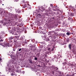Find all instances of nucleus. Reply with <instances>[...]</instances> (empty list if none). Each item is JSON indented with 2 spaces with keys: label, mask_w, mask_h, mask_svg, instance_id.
Instances as JSON below:
<instances>
[{
  "label": "nucleus",
  "mask_w": 76,
  "mask_h": 76,
  "mask_svg": "<svg viewBox=\"0 0 76 76\" xmlns=\"http://www.w3.org/2000/svg\"><path fill=\"white\" fill-rule=\"evenodd\" d=\"M13 16L14 15L12 14H10L9 15V16H8V18L10 19V20L11 22H13V20H14V18L13 17Z\"/></svg>",
  "instance_id": "f257e3e1"
},
{
  "label": "nucleus",
  "mask_w": 76,
  "mask_h": 76,
  "mask_svg": "<svg viewBox=\"0 0 76 76\" xmlns=\"http://www.w3.org/2000/svg\"><path fill=\"white\" fill-rule=\"evenodd\" d=\"M12 63L13 64H14L15 67H18V66L20 65V64L17 61H12Z\"/></svg>",
  "instance_id": "f03ea898"
},
{
  "label": "nucleus",
  "mask_w": 76,
  "mask_h": 76,
  "mask_svg": "<svg viewBox=\"0 0 76 76\" xmlns=\"http://www.w3.org/2000/svg\"><path fill=\"white\" fill-rule=\"evenodd\" d=\"M13 18H14V19H15V20H18L19 18H20V15H14Z\"/></svg>",
  "instance_id": "7ed1b4c3"
},
{
  "label": "nucleus",
  "mask_w": 76,
  "mask_h": 76,
  "mask_svg": "<svg viewBox=\"0 0 76 76\" xmlns=\"http://www.w3.org/2000/svg\"><path fill=\"white\" fill-rule=\"evenodd\" d=\"M15 67H14V66L12 65L10 68L8 69L9 71L10 72H13V70H14V69H15Z\"/></svg>",
  "instance_id": "20e7f679"
},
{
  "label": "nucleus",
  "mask_w": 76,
  "mask_h": 76,
  "mask_svg": "<svg viewBox=\"0 0 76 76\" xmlns=\"http://www.w3.org/2000/svg\"><path fill=\"white\" fill-rule=\"evenodd\" d=\"M20 37V36H15V38L14 39V42H17V40L19 39V38Z\"/></svg>",
  "instance_id": "39448f33"
},
{
  "label": "nucleus",
  "mask_w": 76,
  "mask_h": 76,
  "mask_svg": "<svg viewBox=\"0 0 76 76\" xmlns=\"http://www.w3.org/2000/svg\"><path fill=\"white\" fill-rule=\"evenodd\" d=\"M45 10V8L41 7L39 8V10L38 11L39 12H41V13H42L43 12V11H44Z\"/></svg>",
  "instance_id": "423d86ee"
},
{
  "label": "nucleus",
  "mask_w": 76,
  "mask_h": 76,
  "mask_svg": "<svg viewBox=\"0 0 76 76\" xmlns=\"http://www.w3.org/2000/svg\"><path fill=\"white\" fill-rule=\"evenodd\" d=\"M75 16H76V13H75L74 12H72L70 14V15L71 16H75Z\"/></svg>",
  "instance_id": "0eeeda50"
},
{
  "label": "nucleus",
  "mask_w": 76,
  "mask_h": 76,
  "mask_svg": "<svg viewBox=\"0 0 76 76\" xmlns=\"http://www.w3.org/2000/svg\"><path fill=\"white\" fill-rule=\"evenodd\" d=\"M72 10H74V12L75 13V16H76V8H74V7H72Z\"/></svg>",
  "instance_id": "6e6552de"
},
{
  "label": "nucleus",
  "mask_w": 76,
  "mask_h": 76,
  "mask_svg": "<svg viewBox=\"0 0 76 76\" xmlns=\"http://www.w3.org/2000/svg\"><path fill=\"white\" fill-rule=\"evenodd\" d=\"M73 53L74 54H76V49H73V50H72Z\"/></svg>",
  "instance_id": "1a4fd4ad"
},
{
  "label": "nucleus",
  "mask_w": 76,
  "mask_h": 76,
  "mask_svg": "<svg viewBox=\"0 0 76 76\" xmlns=\"http://www.w3.org/2000/svg\"><path fill=\"white\" fill-rule=\"evenodd\" d=\"M23 3H25V4H26V3L27 4H28V6H30V5H29V4H28V2H25V1H23Z\"/></svg>",
  "instance_id": "9d476101"
},
{
  "label": "nucleus",
  "mask_w": 76,
  "mask_h": 76,
  "mask_svg": "<svg viewBox=\"0 0 76 76\" xmlns=\"http://www.w3.org/2000/svg\"><path fill=\"white\" fill-rule=\"evenodd\" d=\"M69 47L70 49V50H71L72 48V45L69 44Z\"/></svg>",
  "instance_id": "9b49d317"
},
{
  "label": "nucleus",
  "mask_w": 76,
  "mask_h": 76,
  "mask_svg": "<svg viewBox=\"0 0 76 76\" xmlns=\"http://www.w3.org/2000/svg\"><path fill=\"white\" fill-rule=\"evenodd\" d=\"M4 15V16H5V17H7V16L8 17V15H7L8 14H7V13H5Z\"/></svg>",
  "instance_id": "f8f14e48"
},
{
  "label": "nucleus",
  "mask_w": 76,
  "mask_h": 76,
  "mask_svg": "<svg viewBox=\"0 0 76 76\" xmlns=\"http://www.w3.org/2000/svg\"><path fill=\"white\" fill-rule=\"evenodd\" d=\"M26 5H28L27 4H25L24 5L23 7V8H25L26 7Z\"/></svg>",
  "instance_id": "ddd939ff"
},
{
  "label": "nucleus",
  "mask_w": 76,
  "mask_h": 76,
  "mask_svg": "<svg viewBox=\"0 0 76 76\" xmlns=\"http://www.w3.org/2000/svg\"><path fill=\"white\" fill-rule=\"evenodd\" d=\"M6 46H8V47H10V45L9 44V43H7L6 45Z\"/></svg>",
  "instance_id": "4468645a"
},
{
  "label": "nucleus",
  "mask_w": 76,
  "mask_h": 76,
  "mask_svg": "<svg viewBox=\"0 0 76 76\" xmlns=\"http://www.w3.org/2000/svg\"><path fill=\"white\" fill-rule=\"evenodd\" d=\"M15 45L17 47H20V45Z\"/></svg>",
  "instance_id": "2eb2a0df"
},
{
  "label": "nucleus",
  "mask_w": 76,
  "mask_h": 76,
  "mask_svg": "<svg viewBox=\"0 0 76 76\" xmlns=\"http://www.w3.org/2000/svg\"><path fill=\"white\" fill-rule=\"evenodd\" d=\"M66 64H67V62H64V63H63V66H65V65H66Z\"/></svg>",
  "instance_id": "dca6fc26"
},
{
  "label": "nucleus",
  "mask_w": 76,
  "mask_h": 76,
  "mask_svg": "<svg viewBox=\"0 0 76 76\" xmlns=\"http://www.w3.org/2000/svg\"><path fill=\"white\" fill-rule=\"evenodd\" d=\"M52 37H53V38H54V39L56 38V35L55 34L53 35Z\"/></svg>",
  "instance_id": "f3484780"
},
{
  "label": "nucleus",
  "mask_w": 76,
  "mask_h": 76,
  "mask_svg": "<svg viewBox=\"0 0 76 76\" xmlns=\"http://www.w3.org/2000/svg\"><path fill=\"white\" fill-rule=\"evenodd\" d=\"M66 41L67 42H69V41H70V39H69V38H67L66 39Z\"/></svg>",
  "instance_id": "a211bd4d"
},
{
  "label": "nucleus",
  "mask_w": 76,
  "mask_h": 76,
  "mask_svg": "<svg viewBox=\"0 0 76 76\" xmlns=\"http://www.w3.org/2000/svg\"><path fill=\"white\" fill-rule=\"evenodd\" d=\"M37 16H41V14L39 13V14H37Z\"/></svg>",
  "instance_id": "6ab92c4d"
},
{
  "label": "nucleus",
  "mask_w": 76,
  "mask_h": 76,
  "mask_svg": "<svg viewBox=\"0 0 76 76\" xmlns=\"http://www.w3.org/2000/svg\"><path fill=\"white\" fill-rule=\"evenodd\" d=\"M39 55H40V53H38L37 54V56L38 57H39Z\"/></svg>",
  "instance_id": "aec40b11"
},
{
  "label": "nucleus",
  "mask_w": 76,
  "mask_h": 76,
  "mask_svg": "<svg viewBox=\"0 0 76 76\" xmlns=\"http://www.w3.org/2000/svg\"><path fill=\"white\" fill-rule=\"evenodd\" d=\"M13 39V38L12 37H11L9 38L10 39Z\"/></svg>",
  "instance_id": "412c9836"
},
{
  "label": "nucleus",
  "mask_w": 76,
  "mask_h": 76,
  "mask_svg": "<svg viewBox=\"0 0 76 76\" xmlns=\"http://www.w3.org/2000/svg\"><path fill=\"white\" fill-rule=\"evenodd\" d=\"M52 74L53 75H54V72L52 71L51 72Z\"/></svg>",
  "instance_id": "4be33fe9"
},
{
  "label": "nucleus",
  "mask_w": 76,
  "mask_h": 76,
  "mask_svg": "<svg viewBox=\"0 0 76 76\" xmlns=\"http://www.w3.org/2000/svg\"><path fill=\"white\" fill-rule=\"evenodd\" d=\"M66 34V35H70V33H69V32H67Z\"/></svg>",
  "instance_id": "5701e85b"
},
{
  "label": "nucleus",
  "mask_w": 76,
  "mask_h": 76,
  "mask_svg": "<svg viewBox=\"0 0 76 76\" xmlns=\"http://www.w3.org/2000/svg\"><path fill=\"white\" fill-rule=\"evenodd\" d=\"M55 69L56 70H58V68L57 67H55Z\"/></svg>",
  "instance_id": "b1692460"
},
{
  "label": "nucleus",
  "mask_w": 76,
  "mask_h": 76,
  "mask_svg": "<svg viewBox=\"0 0 76 76\" xmlns=\"http://www.w3.org/2000/svg\"><path fill=\"white\" fill-rule=\"evenodd\" d=\"M29 47L30 48H33V45L30 46Z\"/></svg>",
  "instance_id": "393cba45"
},
{
  "label": "nucleus",
  "mask_w": 76,
  "mask_h": 76,
  "mask_svg": "<svg viewBox=\"0 0 76 76\" xmlns=\"http://www.w3.org/2000/svg\"><path fill=\"white\" fill-rule=\"evenodd\" d=\"M21 26H23V23H21Z\"/></svg>",
  "instance_id": "a878e982"
},
{
  "label": "nucleus",
  "mask_w": 76,
  "mask_h": 76,
  "mask_svg": "<svg viewBox=\"0 0 76 76\" xmlns=\"http://www.w3.org/2000/svg\"><path fill=\"white\" fill-rule=\"evenodd\" d=\"M47 40L48 41H50V39H49L48 38H47Z\"/></svg>",
  "instance_id": "bb28decb"
},
{
  "label": "nucleus",
  "mask_w": 76,
  "mask_h": 76,
  "mask_svg": "<svg viewBox=\"0 0 76 76\" xmlns=\"http://www.w3.org/2000/svg\"><path fill=\"white\" fill-rule=\"evenodd\" d=\"M33 48H35L36 47V45H33Z\"/></svg>",
  "instance_id": "cd10ccee"
},
{
  "label": "nucleus",
  "mask_w": 76,
  "mask_h": 76,
  "mask_svg": "<svg viewBox=\"0 0 76 76\" xmlns=\"http://www.w3.org/2000/svg\"><path fill=\"white\" fill-rule=\"evenodd\" d=\"M20 12H21V10H19V11L18 12V13H20Z\"/></svg>",
  "instance_id": "c85d7f7f"
},
{
  "label": "nucleus",
  "mask_w": 76,
  "mask_h": 76,
  "mask_svg": "<svg viewBox=\"0 0 76 76\" xmlns=\"http://www.w3.org/2000/svg\"><path fill=\"white\" fill-rule=\"evenodd\" d=\"M13 50L14 51H15V50H16L15 49V48H13Z\"/></svg>",
  "instance_id": "c756f323"
},
{
  "label": "nucleus",
  "mask_w": 76,
  "mask_h": 76,
  "mask_svg": "<svg viewBox=\"0 0 76 76\" xmlns=\"http://www.w3.org/2000/svg\"><path fill=\"white\" fill-rule=\"evenodd\" d=\"M20 39H23V37H21Z\"/></svg>",
  "instance_id": "7c9ffc66"
},
{
  "label": "nucleus",
  "mask_w": 76,
  "mask_h": 76,
  "mask_svg": "<svg viewBox=\"0 0 76 76\" xmlns=\"http://www.w3.org/2000/svg\"><path fill=\"white\" fill-rule=\"evenodd\" d=\"M48 51H50L51 50V49L50 48H48Z\"/></svg>",
  "instance_id": "2f4dec72"
},
{
  "label": "nucleus",
  "mask_w": 76,
  "mask_h": 76,
  "mask_svg": "<svg viewBox=\"0 0 76 76\" xmlns=\"http://www.w3.org/2000/svg\"><path fill=\"white\" fill-rule=\"evenodd\" d=\"M3 40L2 39L0 40V42H3Z\"/></svg>",
  "instance_id": "473e14b6"
},
{
  "label": "nucleus",
  "mask_w": 76,
  "mask_h": 76,
  "mask_svg": "<svg viewBox=\"0 0 76 76\" xmlns=\"http://www.w3.org/2000/svg\"><path fill=\"white\" fill-rule=\"evenodd\" d=\"M34 60H37V58L35 57L34 58Z\"/></svg>",
  "instance_id": "72a5a7b5"
},
{
  "label": "nucleus",
  "mask_w": 76,
  "mask_h": 76,
  "mask_svg": "<svg viewBox=\"0 0 76 76\" xmlns=\"http://www.w3.org/2000/svg\"><path fill=\"white\" fill-rule=\"evenodd\" d=\"M30 63H32V61L30 60Z\"/></svg>",
  "instance_id": "f704fd0d"
},
{
  "label": "nucleus",
  "mask_w": 76,
  "mask_h": 76,
  "mask_svg": "<svg viewBox=\"0 0 76 76\" xmlns=\"http://www.w3.org/2000/svg\"><path fill=\"white\" fill-rule=\"evenodd\" d=\"M50 6L51 7L53 8V5L52 4H50Z\"/></svg>",
  "instance_id": "c9c22d12"
},
{
  "label": "nucleus",
  "mask_w": 76,
  "mask_h": 76,
  "mask_svg": "<svg viewBox=\"0 0 76 76\" xmlns=\"http://www.w3.org/2000/svg\"><path fill=\"white\" fill-rule=\"evenodd\" d=\"M44 32H44V31H43V32H42V33L43 34H45V33H44Z\"/></svg>",
  "instance_id": "e433bc0d"
},
{
  "label": "nucleus",
  "mask_w": 76,
  "mask_h": 76,
  "mask_svg": "<svg viewBox=\"0 0 76 76\" xmlns=\"http://www.w3.org/2000/svg\"><path fill=\"white\" fill-rule=\"evenodd\" d=\"M69 65L70 66H72V64H69Z\"/></svg>",
  "instance_id": "4c0bfd02"
},
{
  "label": "nucleus",
  "mask_w": 76,
  "mask_h": 76,
  "mask_svg": "<svg viewBox=\"0 0 76 76\" xmlns=\"http://www.w3.org/2000/svg\"><path fill=\"white\" fill-rule=\"evenodd\" d=\"M30 58L32 59L33 58V57L32 56H31Z\"/></svg>",
  "instance_id": "58836bf2"
},
{
  "label": "nucleus",
  "mask_w": 76,
  "mask_h": 76,
  "mask_svg": "<svg viewBox=\"0 0 76 76\" xmlns=\"http://www.w3.org/2000/svg\"><path fill=\"white\" fill-rule=\"evenodd\" d=\"M21 48L19 49V51H21Z\"/></svg>",
  "instance_id": "ea45409f"
},
{
  "label": "nucleus",
  "mask_w": 76,
  "mask_h": 76,
  "mask_svg": "<svg viewBox=\"0 0 76 76\" xmlns=\"http://www.w3.org/2000/svg\"><path fill=\"white\" fill-rule=\"evenodd\" d=\"M68 19L69 20H70V19H71V18L70 17H69Z\"/></svg>",
  "instance_id": "a19ab883"
},
{
  "label": "nucleus",
  "mask_w": 76,
  "mask_h": 76,
  "mask_svg": "<svg viewBox=\"0 0 76 76\" xmlns=\"http://www.w3.org/2000/svg\"><path fill=\"white\" fill-rule=\"evenodd\" d=\"M16 72H19V70H17L16 71Z\"/></svg>",
  "instance_id": "79ce46f5"
},
{
  "label": "nucleus",
  "mask_w": 76,
  "mask_h": 76,
  "mask_svg": "<svg viewBox=\"0 0 76 76\" xmlns=\"http://www.w3.org/2000/svg\"><path fill=\"white\" fill-rule=\"evenodd\" d=\"M52 51H54V48H53L52 49Z\"/></svg>",
  "instance_id": "37998d69"
},
{
  "label": "nucleus",
  "mask_w": 76,
  "mask_h": 76,
  "mask_svg": "<svg viewBox=\"0 0 76 76\" xmlns=\"http://www.w3.org/2000/svg\"><path fill=\"white\" fill-rule=\"evenodd\" d=\"M2 60V59H1V58H0V61H1Z\"/></svg>",
  "instance_id": "c03bdc74"
},
{
  "label": "nucleus",
  "mask_w": 76,
  "mask_h": 76,
  "mask_svg": "<svg viewBox=\"0 0 76 76\" xmlns=\"http://www.w3.org/2000/svg\"><path fill=\"white\" fill-rule=\"evenodd\" d=\"M53 10H54V11H56V10L54 9H53Z\"/></svg>",
  "instance_id": "a18cd8bd"
},
{
  "label": "nucleus",
  "mask_w": 76,
  "mask_h": 76,
  "mask_svg": "<svg viewBox=\"0 0 76 76\" xmlns=\"http://www.w3.org/2000/svg\"><path fill=\"white\" fill-rule=\"evenodd\" d=\"M32 45L31 44H30V45L31 46V45Z\"/></svg>",
  "instance_id": "49530a36"
},
{
  "label": "nucleus",
  "mask_w": 76,
  "mask_h": 76,
  "mask_svg": "<svg viewBox=\"0 0 76 76\" xmlns=\"http://www.w3.org/2000/svg\"><path fill=\"white\" fill-rule=\"evenodd\" d=\"M72 66H74V65H73V64H72Z\"/></svg>",
  "instance_id": "de8ad7c7"
},
{
  "label": "nucleus",
  "mask_w": 76,
  "mask_h": 76,
  "mask_svg": "<svg viewBox=\"0 0 76 76\" xmlns=\"http://www.w3.org/2000/svg\"><path fill=\"white\" fill-rule=\"evenodd\" d=\"M11 75H13V73H12L11 74Z\"/></svg>",
  "instance_id": "09e8293b"
},
{
  "label": "nucleus",
  "mask_w": 76,
  "mask_h": 76,
  "mask_svg": "<svg viewBox=\"0 0 76 76\" xmlns=\"http://www.w3.org/2000/svg\"><path fill=\"white\" fill-rule=\"evenodd\" d=\"M39 18H41V17L40 16H39Z\"/></svg>",
  "instance_id": "8fccbe9b"
},
{
  "label": "nucleus",
  "mask_w": 76,
  "mask_h": 76,
  "mask_svg": "<svg viewBox=\"0 0 76 76\" xmlns=\"http://www.w3.org/2000/svg\"><path fill=\"white\" fill-rule=\"evenodd\" d=\"M2 45L3 46V45Z\"/></svg>",
  "instance_id": "3c124183"
},
{
  "label": "nucleus",
  "mask_w": 76,
  "mask_h": 76,
  "mask_svg": "<svg viewBox=\"0 0 76 76\" xmlns=\"http://www.w3.org/2000/svg\"><path fill=\"white\" fill-rule=\"evenodd\" d=\"M0 39H1V37L0 36Z\"/></svg>",
  "instance_id": "603ef678"
},
{
  "label": "nucleus",
  "mask_w": 76,
  "mask_h": 76,
  "mask_svg": "<svg viewBox=\"0 0 76 76\" xmlns=\"http://www.w3.org/2000/svg\"><path fill=\"white\" fill-rule=\"evenodd\" d=\"M3 6H4V4H2Z\"/></svg>",
  "instance_id": "864d4df0"
},
{
  "label": "nucleus",
  "mask_w": 76,
  "mask_h": 76,
  "mask_svg": "<svg viewBox=\"0 0 76 76\" xmlns=\"http://www.w3.org/2000/svg\"><path fill=\"white\" fill-rule=\"evenodd\" d=\"M56 7H57V6H56Z\"/></svg>",
  "instance_id": "5fc2aeb1"
},
{
  "label": "nucleus",
  "mask_w": 76,
  "mask_h": 76,
  "mask_svg": "<svg viewBox=\"0 0 76 76\" xmlns=\"http://www.w3.org/2000/svg\"><path fill=\"white\" fill-rule=\"evenodd\" d=\"M53 19H54V18H53Z\"/></svg>",
  "instance_id": "6e6d98bb"
}]
</instances>
